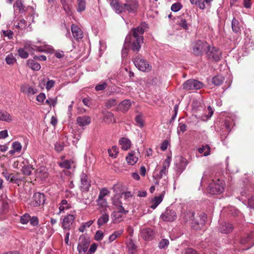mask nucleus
<instances>
[{
	"mask_svg": "<svg viewBox=\"0 0 254 254\" xmlns=\"http://www.w3.org/2000/svg\"><path fill=\"white\" fill-rule=\"evenodd\" d=\"M110 4L115 12L119 14L126 12L135 13L138 7V3L136 0H125L124 2L110 0Z\"/></svg>",
	"mask_w": 254,
	"mask_h": 254,
	"instance_id": "nucleus-1",
	"label": "nucleus"
},
{
	"mask_svg": "<svg viewBox=\"0 0 254 254\" xmlns=\"http://www.w3.org/2000/svg\"><path fill=\"white\" fill-rule=\"evenodd\" d=\"M131 31L132 36L130 34L127 35L125 42L126 44L128 45L133 52H137L139 51L141 45L143 43L142 35L144 32V30L141 25L137 28H132Z\"/></svg>",
	"mask_w": 254,
	"mask_h": 254,
	"instance_id": "nucleus-2",
	"label": "nucleus"
},
{
	"mask_svg": "<svg viewBox=\"0 0 254 254\" xmlns=\"http://www.w3.org/2000/svg\"><path fill=\"white\" fill-rule=\"evenodd\" d=\"M194 215V212L189 211L182 213L181 217L186 221H192V226L194 229H200L205 224L206 216L205 214H203L195 218Z\"/></svg>",
	"mask_w": 254,
	"mask_h": 254,
	"instance_id": "nucleus-3",
	"label": "nucleus"
},
{
	"mask_svg": "<svg viewBox=\"0 0 254 254\" xmlns=\"http://www.w3.org/2000/svg\"><path fill=\"white\" fill-rule=\"evenodd\" d=\"M225 188V183L223 180L218 179L213 180L208 186L207 190L211 194H218L222 193Z\"/></svg>",
	"mask_w": 254,
	"mask_h": 254,
	"instance_id": "nucleus-4",
	"label": "nucleus"
},
{
	"mask_svg": "<svg viewBox=\"0 0 254 254\" xmlns=\"http://www.w3.org/2000/svg\"><path fill=\"white\" fill-rule=\"evenodd\" d=\"M171 158L168 156L163 163L162 169L160 170L159 174H157L155 176H153L154 180V184L156 185H159L160 184L159 180L164 177H165L168 173V169L169 168Z\"/></svg>",
	"mask_w": 254,
	"mask_h": 254,
	"instance_id": "nucleus-5",
	"label": "nucleus"
},
{
	"mask_svg": "<svg viewBox=\"0 0 254 254\" xmlns=\"http://www.w3.org/2000/svg\"><path fill=\"white\" fill-rule=\"evenodd\" d=\"M132 61L136 67L140 71L147 72L151 69V66L148 62L139 56L133 58Z\"/></svg>",
	"mask_w": 254,
	"mask_h": 254,
	"instance_id": "nucleus-6",
	"label": "nucleus"
},
{
	"mask_svg": "<svg viewBox=\"0 0 254 254\" xmlns=\"http://www.w3.org/2000/svg\"><path fill=\"white\" fill-rule=\"evenodd\" d=\"M162 181L163 182L161 183V184H162V186L164 187V190H163L162 192L159 196H155L150 201L151 204L150 207L153 209H155L163 199L168 181L165 178Z\"/></svg>",
	"mask_w": 254,
	"mask_h": 254,
	"instance_id": "nucleus-7",
	"label": "nucleus"
},
{
	"mask_svg": "<svg viewBox=\"0 0 254 254\" xmlns=\"http://www.w3.org/2000/svg\"><path fill=\"white\" fill-rule=\"evenodd\" d=\"M203 86L202 82L195 79H189L183 84V88L187 90H198Z\"/></svg>",
	"mask_w": 254,
	"mask_h": 254,
	"instance_id": "nucleus-8",
	"label": "nucleus"
},
{
	"mask_svg": "<svg viewBox=\"0 0 254 254\" xmlns=\"http://www.w3.org/2000/svg\"><path fill=\"white\" fill-rule=\"evenodd\" d=\"M206 54L209 59L218 61L220 59L221 52L218 48L208 45Z\"/></svg>",
	"mask_w": 254,
	"mask_h": 254,
	"instance_id": "nucleus-9",
	"label": "nucleus"
},
{
	"mask_svg": "<svg viewBox=\"0 0 254 254\" xmlns=\"http://www.w3.org/2000/svg\"><path fill=\"white\" fill-rule=\"evenodd\" d=\"M208 47V44L205 41L198 40L193 46V52L196 55H201Z\"/></svg>",
	"mask_w": 254,
	"mask_h": 254,
	"instance_id": "nucleus-10",
	"label": "nucleus"
},
{
	"mask_svg": "<svg viewBox=\"0 0 254 254\" xmlns=\"http://www.w3.org/2000/svg\"><path fill=\"white\" fill-rule=\"evenodd\" d=\"M128 211L125 210L123 207L117 208V210L114 211L111 215L112 219L114 223H118L123 219V216L126 215Z\"/></svg>",
	"mask_w": 254,
	"mask_h": 254,
	"instance_id": "nucleus-11",
	"label": "nucleus"
},
{
	"mask_svg": "<svg viewBox=\"0 0 254 254\" xmlns=\"http://www.w3.org/2000/svg\"><path fill=\"white\" fill-rule=\"evenodd\" d=\"M75 218L73 214H68L65 216L62 221V228L65 231H69Z\"/></svg>",
	"mask_w": 254,
	"mask_h": 254,
	"instance_id": "nucleus-12",
	"label": "nucleus"
},
{
	"mask_svg": "<svg viewBox=\"0 0 254 254\" xmlns=\"http://www.w3.org/2000/svg\"><path fill=\"white\" fill-rule=\"evenodd\" d=\"M155 236L154 231L149 228H142L140 230L139 237L145 241H150Z\"/></svg>",
	"mask_w": 254,
	"mask_h": 254,
	"instance_id": "nucleus-13",
	"label": "nucleus"
},
{
	"mask_svg": "<svg viewBox=\"0 0 254 254\" xmlns=\"http://www.w3.org/2000/svg\"><path fill=\"white\" fill-rule=\"evenodd\" d=\"M90 243V241L88 238H86L84 236L80 237L79 239V243L77 247L79 253H85L89 247Z\"/></svg>",
	"mask_w": 254,
	"mask_h": 254,
	"instance_id": "nucleus-14",
	"label": "nucleus"
},
{
	"mask_svg": "<svg viewBox=\"0 0 254 254\" xmlns=\"http://www.w3.org/2000/svg\"><path fill=\"white\" fill-rule=\"evenodd\" d=\"M37 43L40 44V45H33V51H36L42 52H53V48L51 46L46 44V42H42L41 41H38L37 42Z\"/></svg>",
	"mask_w": 254,
	"mask_h": 254,
	"instance_id": "nucleus-15",
	"label": "nucleus"
},
{
	"mask_svg": "<svg viewBox=\"0 0 254 254\" xmlns=\"http://www.w3.org/2000/svg\"><path fill=\"white\" fill-rule=\"evenodd\" d=\"M161 218L165 221H173L177 218V214L174 210L167 208L161 214Z\"/></svg>",
	"mask_w": 254,
	"mask_h": 254,
	"instance_id": "nucleus-16",
	"label": "nucleus"
},
{
	"mask_svg": "<svg viewBox=\"0 0 254 254\" xmlns=\"http://www.w3.org/2000/svg\"><path fill=\"white\" fill-rule=\"evenodd\" d=\"M48 175L47 169L44 166H40L35 171V181L44 180L48 177Z\"/></svg>",
	"mask_w": 254,
	"mask_h": 254,
	"instance_id": "nucleus-17",
	"label": "nucleus"
},
{
	"mask_svg": "<svg viewBox=\"0 0 254 254\" xmlns=\"http://www.w3.org/2000/svg\"><path fill=\"white\" fill-rule=\"evenodd\" d=\"M45 201V198L43 193L37 192L33 196V206H34L43 205Z\"/></svg>",
	"mask_w": 254,
	"mask_h": 254,
	"instance_id": "nucleus-18",
	"label": "nucleus"
},
{
	"mask_svg": "<svg viewBox=\"0 0 254 254\" xmlns=\"http://www.w3.org/2000/svg\"><path fill=\"white\" fill-rule=\"evenodd\" d=\"M81 185L80 189L82 191H87L91 186L90 182L88 180L87 176L82 173L80 176Z\"/></svg>",
	"mask_w": 254,
	"mask_h": 254,
	"instance_id": "nucleus-19",
	"label": "nucleus"
},
{
	"mask_svg": "<svg viewBox=\"0 0 254 254\" xmlns=\"http://www.w3.org/2000/svg\"><path fill=\"white\" fill-rule=\"evenodd\" d=\"M33 231H34L37 235H41L44 232V226L38 225V219L37 217L33 216Z\"/></svg>",
	"mask_w": 254,
	"mask_h": 254,
	"instance_id": "nucleus-20",
	"label": "nucleus"
},
{
	"mask_svg": "<svg viewBox=\"0 0 254 254\" xmlns=\"http://www.w3.org/2000/svg\"><path fill=\"white\" fill-rule=\"evenodd\" d=\"M71 30L72 35L75 39L79 40L83 38V32L78 26L72 24L71 27Z\"/></svg>",
	"mask_w": 254,
	"mask_h": 254,
	"instance_id": "nucleus-21",
	"label": "nucleus"
},
{
	"mask_svg": "<svg viewBox=\"0 0 254 254\" xmlns=\"http://www.w3.org/2000/svg\"><path fill=\"white\" fill-rule=\"evenodd\" d=\"M71 208V205L66 200L63 199L59 204L58 214L64 213L65 211L70 209Z\"/></svg>",
	"mask_w": 254,
	"mask_h": 254,
	"instance_id": "nucleus-22",
	"label": "nucleus"
},
{
	"mask_svg": "<svg viewBox=\"0 0 254 254\" xmlns=\"http://www.w3.org/2000/svg\"><path fill=\"white\" fill-rule=\"evenodd\" d=\"M126 160L128 164L130 165H134L138 161V155L134 151L128 153L126 157Z\"/></svg>",
	"mask_w": 254,
	"mask_h": 254,
	"instance_id": "nucleus-23",
	"label": "nucleus"
},
{
	"mask_svg": "<svg viewBox=\"0 0 254 254\" xmlns=\"http://www.w3.org/2000/svg\"><path fill=\"white\" fill-rule=\"evenodd\" d=\"M131 105V102L129 99H126L119 105V109L123 112H127Z\"/></svg>",
	"mask_w": 254,
	"mask_h": 254,
	"instance_id": "nucleus-24",
	"label": "nucleus"
},
{
	"mask_svg": "<svg viewBox=\"0 0 254 254\" xmlns=\"http://www.w3.org/2000/svg\"><path fill=\"white\" fill-rule=\"evenodd\" d=\"M77 123L79 126H85L91 122L90 118L89 116H80L77 118Z\"/></svg>",
	"mask_w": 254,
	"mask_h": 254,
	"instance_id": "nucleus-25",
	"label": "nucleus"
},
{
	"mask_svg": "<svg viewBox=\"0 0 254 254\" xmlns=\"http://www.w3.org/2000/svg\"><path fill=\"white\" fill-rule=\"evenodd\" d=\"M104 213L100 216L97 220V225L98 227H101L103 225L106 224L109 219V215L106 213V211H103Z\"/></svg>",
	"mask_w": 254,
	"mask_h": 254,
	"instance_id": "nucleus-26",
	"label": "nucleus"
},
{
	"mask_svg": "<svg viewBox=\"0 0 254 254\" xmlns=\"http://www.w3.org/2000/svg\"><path fill=\"white\" fill-rule=\"evenodd\" d=\"M97 205L99 209H101V211H106L107 208L109 207L108 202L106 198H99L97 200Z\"/></svg>",
	"mask_w": 254,
	"mask_h": 254,
	"instance_id": "nucleus-27",
	"label": "nucleus"
},
{
	"mask_svg": "<svg viewBox=\"0 0 254 254\" xmlns=\"http://www.w3.org/2000/svg\"><path fill=\"white\" fill-rule=\"evenodd\" d=\"M233 227L232 224L224 222L219 227V231L223 233L227 234L232 231Z\"/></svg>",
	"mask_w": 254,
	"mask_h": 254,
	"instance_id": "nucleus-28",
	"label": "nucleus"
},
{
	"mask_svg": "<svg viewBox=\"0 0 254 254\" xmlns=\"http://www.w3.org/2000/svg\"><path fill=\"white\" fill-rule=\"evenodd\" d=\"M120 144L121 146V148L124 150H127L131 146L130 140L125 137H123L119 140Z\"/></svg>",
	"mask_w": 254,
	"mask_h": 254,
	"instance_id": "nucleus-29",
	"label": "nucleus"
},
{
	"mask_svg": "<svg viewBox=\"0 0 254 254\" xmlns=\"http://www.w3.org/2000/svg\"><path fill=\"white\" fill-rule=\"evenodd\" d=\"M24 6L21 0H17L13 5L15 13H21L24 11Z\"/></svg>",
	"mask_w": 254,
	"mask_h": 254,
	"instance_id": "nucleus-30",
	"label": "nucleus"
},
{
	"mask_svg": "<svg viewBox=\"0 0 254 254\" xmlns=\"http://www.w3.org/2000/svg\"><path fill=\"white\" fill-rule=\"evenodd\" d=\"M103 121L108 124L114 123L116 122L113 114L110 112L104 113Z\"/></svg>",
	"mask_w": 254,
	"mask_h": 254,
	"instance_id": "nucleus-31",
	"label": "nucleus"
},
{
	"mask_svg": "<svg viewBox=\"0 0 254 254\" xmlns=\"http://www.w3.org/2000/svg\"><path fill=\"white\" fill-rule=\"evenodd\" d=\"M0 121L10 122L12 121V119L6 111L0 110Z\"/></svg>",
	"mask_w": 254,
	"mask_h": 254,
	"instance_id": "nucleus-32",
	"label": "nucleus"
},
{
	"mask_svg": "<svg viewBox=\"0 0 254 254\" xmlns=\"http://www.w3.org/2000/svg\"><path fill=\"white\" fill-rule=\"evenodd\" d=\"M241 243L243 244H248L247 248L245 249V250H247L254 245V240L252 239V236L249 235L246 238L242 239Z\"/></svg>",
	"mask_w": 254,
	"mask_h": 254,
	"instance_id": "nucleus-33",
	"label": "nucleus"
},
{
	"mask_svg": "<svg viewBox=\"0 0 254 254\" xmlns=\"http://www.w3.org/2000/svg\"><path fill=\"white\" fill-rule=\"evenodd\" d=\"M86 5V3L85 0H77V11L81 13L85 11Z\"/></svg>",
	"mask_w": 254,
	"mask_h": 254,
	"instance_id": "nucleus-34",
	"label": "nucleus"
},
{
	"mask_svg": "<svg viewBox=\"0 0 254 254\" xmlns=\"http://www.w3.org/2000/svg\"><path fill=\"white\" fill-rule=\"evenodd\" d=\"M63 7L67 14H70L71 10L69 6V3L71 2V0H61Z\"/></svg>",
	"mask_w": 254,
	"mask_h": 254,
	"instance_id": "nucleus-35",
	"label": "nucleus"
},
{
	"mask_svg": "<svg viewBox=\"0 0 254 254\" xmlns=\"http://www.w3.org/2000/svg\"><path fill=\"white\" fill-rule=\"evenodd\" d=\"M127 248L129 254H136V247L132 240H130L127 243Z\"/></svg>",
	"mask_w": 254,
	"mask_h": 254,
	"instance_id": "nucleus-36",
	"label": "nucleus"
},
{
	"mask_svg": "<svg viewBox=\"0 0 254 254\" xmlns=\"http://www.w3.org/2000/svg\"><path fill=\"white\" fill-rule=\"evenodd\" d=\"M232 28L233 32L235 33H238L241 31L240 23L235 18H234L232 20Z\"/></svg>",
	"mask_w": 254,
	"mask_h": 254,
	"instance_id": "nucleus-37",
	"label": "nucleus"
},
{
	"mask_svg": "<svg viewBox=\"0 0 254 254\" xmlns=\"http://www.w3.org/2000/svg\"><path fill=\"white\" fill-rule=\"evenodd\" d=\"M73 162L70 160H65L59 163V166L63 168L69 169L71 168Z\"/></svg>",
	"mask_w": 254,
	"mask_h": 254,
	"instance_id": "nucleus-38",
	"label": "nucleus"
},
{
	"mask_svg": "<svg viewBox=\"0 0 254 254\" xmlns=\"http://www.w3.org/2000/svg\"><path fill=\"white\" fill-rule=\"evenodd\" d=\"M121 198V196L119 194H116L112 197L113 204L117 207V208L119 207H123Z\"/></svg>",
	"mask_w": 254,
	"mask_h": 254,
	"instance_id": "nucleus-39",
	"label": "nucleus"
},
{
	"mask_svg": "<svg viewBox=\"0 0 254 254\" xmlns=\"http://www.w3.org/2000/svg\"><path fill=\"white\" fill-rule=\"evenodd\" d=\"M124 232V230L122 229L118 231H115L112 234L110 235L109 237V241L110 242H113L118 237H120Z\"/></svg>",
	"mask_w": 254,
	"mask_h": 254,
	"instance_id": "nucleus-40",
	"label": "nucleus"
},
{
	"mask_svg": "<svg viewBox=\"0 0 254 254\" xmlns=\"http://www.w3.org/2000/svg\"><path fill=\"white\" fill-rule=\"evenodd\" d=\"M198 150L200 153H203L204 156H206L210 154V147L208 145H202Z\"/></svg>",
	"mask_w": 254,
	"mask_h": 254,
	"instance_id": "nucleus-41",
	"label": "nucleus"
},
{
	"mask_svg": "<svg viewBox=\"0 0 254 254\" xmlns=\"http://www.w3.org/2000/svg\"><path fill=\"white\" fill-rule=\"evenodd\" d=\"M21 91L26 94L28 96H30L32 91V88L29 84L24 83L21 87Z\"/></svg>",
	"mask_w": 254,
	"mask_h": 254,
	"instance_id": "nucleus-42",
	"label": "nucleus"
},
{
	"mask_svg": "<svg viewBox=\"0 0 254 254\" xmlns=\"http://www.w3.org/2000/svg\"><path fill=\"white\" fill-rule=\"evenodd\" d=\"M178 160L180 162V163H176V166L180 170H184L187 165L186 159L183 158L182 157H179Z\"/></svg>",
	"mask_w": 254,
	"mask_h": 254,
	"instance_id": "nucleus-43",
	"label": "nucleus"
},
{
	"mask_svg": "<svg viewBox=\"0 0 254 254\" xmlns=\"http://www.w3.org/2000/svg\"><path fill=\"white\" fill-rule=\"evenodd\" d=\"M108 153L110 157L116 158L119 153V149L117 146H114L111 149H108Z\"/></svg>",
	"mask_w": 254,
	"mask_h": 254,
	"instance_id": "nucleus-44",
	"label": "nucleus"
},
{
	"mask_svg": "<svg viewBox=\"0 0 254 254\" xmlns=\"http://www.w3.org/2000/svg\"><path fill=\"white\" fill-rule=\"evenodd\" d=\"M224 77L222 76H220V75L215 76L212 78V83L214 85H215L216 86H218V85H221L222 83V82L224 81Z\"/></svg>",
	"mask_w": 254,
	"mask_h": 254,
	"instance_id": "nucleus-45",
	"label": "nucleus"
},
{
	"mask_svg": "<svg viewBox=\"0 0 254 254\" xmlns=\"http://www.w3.org/2000/svg\"><path fill=\"white\" fill-rule=\"evenodd\" d=\"M94 222V220H89L86 222L83 223L79 228V231L83 232L86 228H89Z\"/></svg>",
	"mask_w": 254,
	"mask_h": 254,
	"instance_id": "nucleus-46",
	"label": "nucleus"
},
{
	"mask_svg": "<svg viewBox=\"0 0 254 254\" xmlns=\"http://www.w3.org/2000/svg\"><path fill=\"white\" fill-rule=\"evenodd\" d=\"M106 82L102 81L95 86V90L97 91H102L107 87Z\"/></svg>",
	"mask_w": 254,
	"mask_h": 254,
	"instance_id": "nucleus-47",
	"label": "nucleus"
},
{
	"mask_svg": "<svg viewBox=\"0 0 254 254\" xmlns=\"http://www.w3.org/2000/svg\"><path fill=\"white\" fill-rule=\"evenodd\" d=\"M118 103V101L115 98H111L107 101L105 106L108 108H110L116 106Z\"/></svg>",
	"mask_w": 254,
	"mask_h": 254,
	"instance_id": "nucleus-48",
	"label": "nucleus"
},
{
	"mask_svg": "<svg viewBox=\"0 0 254 254\" xmlns=\"http://www.w3.org/2000/svg\"><path fill=\"white\" fill-rule=\"evenodd\" d=\"M5 62L8 64H12L16 62V59L12 54H10L6 56Z\"/></svg>",
	"mask_w": 254,
	"mask_h": 254,
	"instance_id": "nucleus-49",
	"label": "nucleus"
},
{
	"mask_svg": "<svg viewBox=\"0 0 254 254\" xmlns=\"http://www.w3.org/2000/svg\"><path fill=\"white\" fill-rule=\"evenodd\" d=\"M182 7L183 6L182 4L179 2H177L172 5L171 9L174 12H178L182 8Z\"/></svg>",
	"mask_w": 254,
	"mask_h": 254,
	"instance_id": "nucleus-50",
	"label": "nucleus"
},
{
	"mask_svg": "<svg viewBox=\"0 0 254 254\" xmlns=\"http://www.w3.org/2000/svg\"><path fill=\"white\" fill-rule=\"evenodd\" d=\"M32 167L31 166H24L22 169L24 175L29 176L31 173Z\"/></svg>",
	"mask_w": 254,
	"mask_h": 254,
	"instance_id": "nucleus-51",
	"label": "nucleus"
},
{
	"mask_svg": "<svg viewBox=\"0 0 254 254\" xmlns=\"http://www.w3.org/2000/svg\"><path fill=\"white\" fill-rule=\"evenodd\" d=\"M30 220V216L27 214L25 213L21 217L20 222L21 223L23 224H27Z\"/></svg>",
	"mask_w": 254,
	"mask_h": 254,
	"instance_id": "nucleus-52",
	"label": "nucleus"
},
{
	"mask_svg": "<svg viewBox=\"0 0 254 254\" xmlns=\"http://www.w3.org/2000/svg\"><path fill=\"white\" fill-rule=\"evenodd\" d=\"M169 240L166 239H162L159 243L158 247L160 249H164L169 245Z\"/></svg>",
	"mask_w": 254,
	"mask_h": 254,
	"instance_id": "nucleus-53",
	"label": "nucleus"
},
{
	"mask_svg": "<svg viewBox=\"0 0 254 254\" xmlns=\"http://www.w3.org/2000/svg\"><path fill=\"white\" fill-rule=\"evenodd\" d=\"M178 24L184 29H188V24L186 19L180 18V20L178 21Z\"/></svg>",
	"mask_w": 254,
	"mask_h": 254,
	"instance_id": "nucleus-54",
	"label": "nucleus"
},
{
	"mask_svg": "<svg viewBox=\"0 0 254 254\" xmlns=\"http://www.w3.org/2000/svg\"><path fill=\"white\" fill-rule=\"evenodd\" d=\"M135 121L138 125V126H139L141 127H143L144 121L141 115H138L136 116L135 118Z\"/></svg>",
	"mask_w": 254,
	"mask_h": 254,
	"instance_id": "nucleus-55",
	"label": "nucleus"
},
{
	"mask_svg": "<svg viewBox=\"0 0 254 254\" xmlns=\"http://www.w3.org/2000/svg\"><path fill=\"white\" fill-rule=\"evenodd\" d=\"M57 103V98H48L45 101V103L49 105L50 107H54Z\"/></svg>",
	"mask_w": 254,
	"mask_h": 254,
	"instance_id": "nucleus-56",
	"label": "nucleus"
},
{
	"mask_svg": "<svg viewBox=\"0 0 254 254\" xmlns=\"http://www.w3.org/2000/svg\"><path fill=\"white\" fill-rule=\"evenodd\" d=\"M12 148L17 152H20L21 150L22 146L19 142L15 141L12 143Z\"/></svg>",
	"mask_w": 254,
	"mask_h": 254,
	"instance_id": "nucleus-57",
	"label": "nucleus"
},
{
	"mask_svg": "<svg viewBox=\"0 0 254 254\" xmlns=\"http://www.w3.org/2000/svg\"><path fill=\"white\" fill-rule=\"evenodd\" d=\"M104 233L101 230H98L95 235L94 238L96 241H101L104 237Z\"/></svg>",
	"mask_w": 254,
	"mask_h": 254,
	"instance_id": "nucleus-58",
	"label": "nucleus"
},
{
	"mask_svg": "<svg viewBox=\"0 0 254 254\" xmlns=\"http://www.w3.org/2000/svg\"><path fill=\"white\" fill-rule=\"evenodd\" d=\"M109 193V191L106 188H103L100 190L98 197L105 198V197Z\"/></svg>",
	"mask_w": 254,
	"mask_h": 254,
	"instance_id": "nucleus-59",
	"label": "nucleus"
},
{
	"mask_svg": "<svg viewBox=\"0 0 254 254\" xmlns=\"http://www.w3.org/2000/svg\"><path fill=\"white\" fill-rule=\"evenodd\" d=\"M128 47V45L126 44V43L125 42L122 51V56L123 58H125L127 56Z\"/></svg>",
	"mask_w": 254,
	"mask_h": 254,
	"instance_id": "nucleus-60",
	"label": "nucleus"
},
{
	"mask_svg": "<svg viewBox=\"0 0 254 254\" xmlns=\"http://www.w3.org/2000/svg\"><path fill=\"white\" fill-rule=\"evenodd\" d=\"M55 84V81L54 80L49 79L45 85L46 89L47 90H50L52 88Z\"/></svg>",
	"mask_w": 254,
	"mask_h": 254,
	"instance_id": "nucleus-61",
	"label": "nucleus"
},
{
	"mask_svg": "<svg viewBox=\"0 0 254 254\" xmlns=\"http://www.w3.org/2000/svg\"><path fill=\"white\" fill-rule=\"evenodd\" d=\"M187 130V125L184 123H180L178 127V133L184 132Z\"/></svg>",
	"mask_w": 254,
	"mask_h": 254,
	"instance_id": "nucleus-62",
	"label": "nucleus"
},
{
	"mask_svg": "<svg viewBox=\"0 0 254 254\" xmlns=\"http://www.w3.org/2000/svg\"><path fill=\"white\" fill-rule=\"evenodd\" d=\"M196 4L200 9H203L205 7V1L204 0H196L195 1Z\"/></svg>",
	"mask_w": 254,
	"mask_h": 254,
	"instance_id": "nucleus-63",
	"label": "nucleus"
},
{
	"mask_svg": "<svg viewBox=\"0 0 254 254\" xmlns=\"http://www.w3.org/2000/svg\"><path fill=\"white\" fill-rule=\"evenodd\" d=\"M198 118L196 115H192L188 120V123L191 124L193 123L196 124L198 122Z\"/></svg>",
	"mask_w": 254,
	"mask_h": 254,
	"instance_id": "nucleus-64",
	"label": "nucleus"
}]
</instances>
